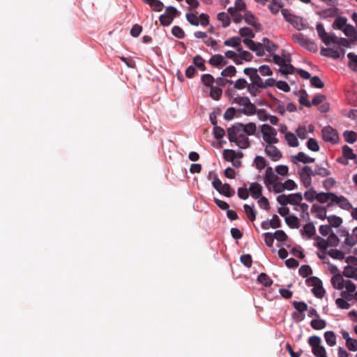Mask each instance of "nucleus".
I'll return each mask as SVG.
<instances>
[{
    "mask_svg": "<svg viewBox=\"0 0 357 357\" xmlns=\"http://www.w3.org/2000/svg\"><path fill=\"white\" fill-rule=\"evenodd\" d=\"M241 123H236L227 129L228 139L230 142H234L240 149H247L250 146L248 135L243 132Z\"/></svg>",
    "mask_w": 357,
    "mask_h": 357,
    "instance_id": "1",
    "label": "nucleus"
},
{
    "mask_svg": "<svg viewBox=\"0 0 357 357\" xmlns=\"http://www.w3.org/2000/svg\"><path fill=\"white\" fill-rule=\"evenodd\" d=\"M318 202L320 203L330 202L336 204L342 209L349 210L352 206L348 199L344 196H337L333 192H321L317 196Z\"/></svg>",
    "mask_w": 357,
    "mask_h": 357,
    "instance_id": "2",
    "label": "nucleus"
},
{
    "mask_svg": "<svg viewBox=\"0 0 357 357\" xmlns=\"http://www.w3.org/2000/svg\"><path fill=\"white\" fill-rule=\"evenodd\" d=\"M289 204L295 206L294 209L300 212V217L303 221H308L310 215L308 213L309 206L305 203H301L303 195L301 192L289 195Z\"/></svg>",
    "mask_w": 357,
    "mask_h": 357,
    "instance_id": "3",
    "label": "nucleus"
},
{
    "mask_svg": "<svg viewBox=\"0 0 357 357\" xmlns=\"http://www.w3.org/2000/svg\"><path fill=\"white\" fill-rule=\"evenodd\" d=\"M292 40L294 43H298L302 47L306 49L311 52H317L318 47L317 44L312 40L307 38L303 33H296L292 35Z\"/></svg>",
    "mask_w": 357,
    "mask_h": 357,
    "instance_id": "4",
    "label": "nucleus"
},
{
    "mask_svg": "<svg viewBox=\"0 0 357 357\" xmlns=\"http://www.w3.org/2000/svg\"><path fill=\"white\" fill-rule=\"evenodd\" d=\"M311 213L314 217L320 219L321 220H324L326 218H327L328 223L337 224L342 223V219L339 217L333 215L326 217V208L317 204H314L312 206Z\"/></svg>",
    "mask_w": 357,
    "mask_h": 357,
    "instance_id": "5",
    "label": "nucleus"
},
{
    "mask_svg": "<svg viewBox=\"0 0 357 357\" xmlns=\"http://www.w3.org/2000/svg\"><path fill=\"white\" fill-rule=\"evenodd\" d=\"M308 344L311 347L312 353L315 357H328L326 349L321 345V339L317 335L310 336Z\"/></svg>",
    "mask_w": 357,
    "mask_h": 357,
    "instance_id": "6",
    "label": "nucleus"
},
{
    "mask_svg": "<svg viewBox=\"0 0 357 357\" xmlns=\"http://www.w3.org/2000/svg\"><path fill=\"white\" fill-rule=\"evenodd\" d=\"M261 132L266 144H278L279 142V139L276 137L277 130L268 124H263L261 126Z\"/></svg>",
    "mask_w": 357,
    "mask_h": 357,
    "instance_id": "7",
    "label": "nucleus"
},
{
    "mask_svg": "<svg viewBox=\"0 0 357 357\" xmlns=\"http://www.w3.org/2000/svg\"><path fill=\"white\" fill-rule=\"evenodd\" d=\"M234 101L241 106H243L244 109L242 112L246 115H252L256 113V106L252 103L250 99L245 96L236 97Z\"/></svg>",
    "mask_w": 357,
    "mask_h": 357,
    "instance_id": "8",
    "label": "nucleus"
},
{
    "mask_svg": "<svg viewBox=\"0 0 357 357\" xmlns=\"http://www.w3.org/2000/svg\"><path fill=\"white\" fill-rule=\"evenodd\" d=\"M178 15V11L174 7H167L165 13L159 17L160 22L163 26H169L172 22L174 18Z\"/></svg>",
    "mask_w": 357,
    "mask_h": 357,
    "instance_id": "9",
    "label": "nucleus"
},
{
    "mask_svg": "<svg viewBox=\"0 0 357 357\" xmlns=\"http://www.w3.org/2000/svg\"><path fill=\"white\" fill-rule=\"evenodd\" d=\"M316 29L319 38L326 45H329L332 43L337 42V37L335 36V35L328 34L325 31V29L322 24H318L316 26Z\"/></svg>",
    "mask_w": 357,
    "mask_h": 357,
    "instance_id": "10",
    "label": "nucleus"
},
{
    "mask_svg": "<svg viewBox=\"0 0 357 357\" xmlns=\"http://www.w3.org/2000/svg\"><path fill=\"white\" fill-rule=\"evenodd\" d=\"M282 13L284 19L291 24L297 30L300 31L305 29V26L301 17L291 15L286 10H282Z\"/></svg>",
    "mask_w": 357,
    "mask_h": 357,
    "instance_id": "11",
    "label": "nucleus"
},
{
    "mask_svg": "<svg viewBox=\"0 0 357 357\" xmlns=\"http://www.w3.org/2000/svg\"><path fill=\"white\" fill-rule=\"evenodd\" d=\"M243 73L250 77L251 84L263 88V80L258 75V70L257 68H245L243 70Z\"/></svg>",
    "mask_w": 357,
    "mask_h": 357,
    "instance_id": "12",
    "label": "nucleus"
},
{
    "mask_svg": "<svg viewBox=\"0 0 357 357\" xmlns=\"http://www.w3.org/2000/svg\"><path fill=\"white\" fill-rule=\"evenodd\" d=\"M301 181L305 188L310 186L312 183V169L309 166H305L299 172Z\"/></svg>",
    "mask_w": 357,
    "mask_h": 357,
    "instance_id": "13",
    "label": "nucleus"
},
{
    "mask_svg": "<svg viewBox=\"0 0 357 357\" xmlns=\"http://www.w3.org/2000/svg\"><path fill=\"white\" fill-rule=\"evenodd\" d=\"M275 144H266L264 149L265 153L273 161H278L282 157V152L274 145Z\"/></svg>",
    "mask_w": 357,
    "mask_h": 357,
    "instance_id": "14",
    "label": "nucleus"
},
{
    "mask_svg": "<svg viewBox=\"0 0 357 357\" xmlns=\"http://www.w3.org/2000/svg\"><path fill=\"white\" fill-rule=\"evenodd\" d=\"M322 137L324 141L333 144L338 140L337 131L331 126H326L322 129Z\"/></svg>",
    "mask_w": 357,
    "mask_h": 357,
    "instance_id": "15",
    "label": "nucleus"
},
{
    "mask_svg": "<svg viewBox=\"0 0 357 357\" xmlns=\"http://www.w3.org/2000/svg\"><path fill=\"white\" fill-rule=\"evenodd\" d=\"M280 215L284 217L286 223H299L298 218L289 213V209L287 206H282L278 209Z\"/></svg>",
    "mask_w": 357,
    "mask_h": 357,
    "instance_id": "16",
    "label": "nucleus"
},
{
    "mask_svg": "<svg viewBox=\"0 0 357 357\" xmlns=\"http://www.w3.org/2000/svg\"><path fill=\"white\" fill-rule=\"evenodd\" d=\"M342 52V55L344 54L345 51L344 49H338V48H326L322 47L321 50V54L324 56L333 58V59H338L340 57V52Z\"/></svg>",
    "mask_w": 357,
    "mask_h": 357,
    "instance_id": "17",
    "label": "nucleus"
},
{
    "mask_svg": "<svg viewBox=\"0 0 357 357\" xmlns=\"http://www.w3.org/2000/svg\"><path fill=\"white\" fill-rule=\"evenodd\" d=\"M343 275L357 280V259L351 265H348L344 268Z\"/></svg>",
    "mask_w": 357,
    "mask_h": 357,
    "instance_id": "18",
    "label": "nucleus"
},
{
    "mask_svg": "<svg viewBox=\"0 0 357 357\" xmlns=\"http://www.w3.org/2000/svg\"><path fill=\"white\" fill-rule=\"evenodd\" d=\"M208 63L214 67H222L227 64V61L221 54H215L211 57Z\"/></svg>",
    "mask_w": 357,
    "mask_h": 357,
    "instance_id": "19",
    "label": "nucleus"
},
{
    "mask_svg": "<svg viewBox=\"0 0 357 357\" xmlns=\"http://www.w3.org/2000/svg\"><path fill=\"white\" fill-rule=\"evenodd\" d=\"M278 179L277 175L273 172L271 167H267L265 172L264 183L266 185L273 184Z\"/></svg>",
    "mask_w": 357,
    "mask_h": 357,
    "instance_id": "20",
    "label": "nucleus"
},
{
    "mask_svg": "<svg viewBox=\"0 0 357 357\" xmlns=\"http://www.w3.org/2000/svg\"><path fill=\"white\" fill-rule=\"evenodd\" d=\"M295 160H298L299 162L306 164V163L314 162L315 159L314 158L307 156L303 152H299L296 155H294L291 157V161L294 163H296Z\"/></svg>",
    "mask_w": 357,
    "mask_h": 357,
    "instance_id": "21",
    "label": "nucleus"
},
{
    "mask_svg": "<svg viewBox=\"0 0 357 357\" xmlns=\"http://www.w3.org/2000/svg\"><path fill=\"white\" fill-rule=\"evenodd\" d=\"M249 191L254 199H259L261 195L262 186L258 183H252Z\"/></svg>",
    "mask_w": 357,
    "mask_h": 357,
    "instance_id": "22",
    "label": "nucleus"
},
{
    "mask_svg": "<svg viewBox=\"0 0 357 357\" xmlns=\"http://www.w3.org/2000/svg\"><path fill=\"white\" fill-rule=\"evenodd\" d=\"M344 280L340 274H335L331 278V283L336 289L341 290L344 288Z\"/></svg>",
    "mask_w": 357,
    "mask_h": 357,
    "instance_id": "23",
    "label": "nucleus"
},
{
    "mask_svg": "<svg viewBox=\"0 0 357 357\" xmlns=\"http://www.w3.org/2000/svg\"><path fill=\"white\" fill-rule=\"evenodd\" d=\"M244 20L250 25L253 26L255 28H259L260 24L257 22V18L250 11H245L244 13Z\"/></svg>",
    "mask_w": 357,
    "mask_h": 357,
    "instance_id": "24",
    "label": "nucleus"
},
{
    "mask_svg": "<svg viewBox=\"0 0 357 357\" xmlns=\"http://www.w3.org/2000/svg\"><path fill=\"white\" fill-rule=\"evenodd\" d=\"M332 8L325 9L320 13V17L321 18L334 17L338 15L339 10L335 6H331Z\"/></svg>",
    "mask_w": 357,
    "mask_h": 357,
    "instance_id": "25",
    "label": "nucleus"
},
{
    "mask_svg": "<svg viewBox=\"0 0 357 357\" xmlns=\"http://www.w3.org/2000/svg\"><path fill=\"white\" fill-rule=\"evenodd\" d=\"M241 130L245 132L247 135H255L257 130L256 124L253 122H250L247 124H243L241 123Z\"/></svg>",
    "mask_w": 357,
    "mask_h": 357,
    "instance_id": "26",
    "label": "nucleus"
},
{
    "mask_svg": "<svg viewBox=\"0 0 357 357\" xmlns=\"http://www.w3.org/2000/svg\"><path fill=\"white\" fill-rule=\"evenodd\" d=\"M273 61L275 64L281 66L282 65H284V63H290L291 56L289 54H283L281 56L279 55L274 54L273 56Z\"/></svg>",
    "mask_w": 357,
    "mask_h": 357,
    "instance_id": "27",
    "label": "nucleus"
},
{
    "mask_svg": "<svg viewBox=\"0 0 357 357\" xmlns=\"http://www.w3.org/2000/svg\"><path fill=\"white\" fill-rule=\"evenodd\" d=\"M347 19L345 17L337 16L332 26L335 29L341 30L347 24Z\"/></svg>",
    "mask_w": 357,
    "mask_h": 357,
    "instance_id": "28",
    "label": "nucleus"
},
{
    "mask_svg": "<svg viewBox=\"0 0 357 357\" xmlns=\"http://www.w3.org/2000/svg\"><path fill=\"white\" fill-rule=\"evenodd\" d=\"M284 139L289 146L297 147L299 144L296 135L291 132L286 133Z\"/></svg>",
    "mask_w": 357,
    "mask_h": 357,
    "instance_id": "29",
    "label": "nucleus"
},
{
    "mask_svg": "<svg viewBox=\"0 0 357 357\" xmlns=\"http://www.w3.org/2000/svg\"><path fill=\"white\" fill-rule=\"evenodd\" d=\"M257 281L266 287H271L273 284L271 278L264 273H261L258 275Z\"/></svg>",
    "mask_w": 357,
    "mask_h": 357,
    "instance_id": "30",
    "label": "nucleus"
},
{
    "mask_svg": "<svg viewBox=\"0 0 357 357\" xmlns=\"http://www.w3.org/2000/svg\"><path fill=\"white\" fill-rule=\"evenodd\" d=\"M261 43L263 44L264 49L270 53L275 52L278 48V46L267 38H264Z\"/></svg>",
    "mask_w": 357,
    "mask_h": 357,
    "instance_id": "31",
    "label": "nucleus"
},
{
    "mask_svg": "<svg viewBox=\"0 0 357 357\" xmlns=\"http://www.w3.org/2000/svg\"><path fill=\"white\" fill-rule=\"evenodd\" d=\"M324 338L328 346L333 347L336 344V335L333 331L325 332Z\"/></svg>",
    "mask_w": 357,
    "mask_h": 357,
    "instance_id": "32",
    "label": "nucleus"
},
{
    "mask_svg": "<svg viewBox=\"0 0 357 357\" xmlns=\"http://www.w3.org/2000/svg\"><path fill=\"white\" fill-rule=\"evenodd\" d=\"M342 154L346 159L355 160V163L357 164L356 155L354 153L353 150L347 145H344L342 147Z\"/></svg>",
    "mask_w": 357,
    "mask_h": 357,
    "instance_id": "33",
    "label": "nucleus"
},
{
    "mask_svg": "<svg viewBox=\"0 0 357 357\" xmlns=\"http://www.w3.org/2000/svg\"><path fill=\"white\" fill-rule=\"evenodd\" d=\"M243 208L245 213L246 214L248 220L250 222H253L256 218V211L255 210L254 207L248 204H245Z\"/></svg>",
    "mask_w": 357,
    "mask_h": 357,
    "instance_id": "34",
    "label": "nucleus"
},
{
    "mask_svg": "<svg viewBox=\"0 0 357 357\" xmlns=\"http://www.w3.org/2000/svg\"><path fill=\"white\" fill-rule=\"evenodd\" d=\"M218 192L228 197H231L235 194L234 190H233L228 183L223 184Z\"/></svg>",
    "mask_w": 357,
    "mask_h": 357,
    "instance_id": "35",
    "label": "nucleus"
},
{
    "mask_svg": "<svg viewBox=\"0 0 357 357\" xmlns=\"http://www.w3.org/2000/svg\"><path fill=\"white\" fill-rule=\"evenodd\" d=\"M312 173L313 176L318 175L322 177H325L331 174V172L328 169L318 165H317L315 169L312 170Z\"/></svg>",
    "mask_w": 357,
    "mask_h": 357,
    "instance_id": "36",
    "label": "nucleus"
},
{
    "mask_svg": "<svg viewBox=\"0 0 357 357\" xmlns=\"http://www.w3.org/2000/svg\"><path fill=\"white\" fill-rule=\"evenodd\" d=\"M217 18L219 21L222 22V25L223 27H227L229 26L231 23V20L227 13L225 12H221L218 14Z\"/></svg>",
    "mask_w": 357,
    "mask_h": 357,
    "instance_id": "37",
    "label": "nucleus"
},
{
    "mask_svg": "<svg viewBox=\"0 0 357 357\" xmlns=\"http://www.w3.org/2000/svg\"><path fill=\"white\" fill-rule=\"evenodd\" d=\"M310 325L315 330H321L326 327V323L324 319H315L311 321Z\"/></svg>",
    "mask_w": 357,
    "mask_h": 357,
    "instance_id": "38",
    "label": "nucleus"
},
{
    "mask_svg": "<svg viewBox=\"0 0 357 357\" xmlns=\"http://www.w3.org/2000/svg\"><path fill=\"white\" fill-rule=\"evenodd\" d=\"M296 71V68L289 63H284L280 66V72L284 75L293 74Z\"/></svg>",
    "mask_w": 357,
    "mask_h": 357,
    "instance_id": "39",
    "label": "nucleus"
},
{
    "mask_svg": "<svg viewBox=\"0 0 357 357\" xmlns=\"http://www.w3.org/2000/svg\"><path fill=\"white\" fill-rule=\"evenodd\" d=\"M193 63L196 67H197L201 70L204 71L206 70L205 61L201 56H195L193 58Z\"/></svg>",
    "mask_w": 357,
    "mask_h": 357,
    "instance_id": "40",
    "label": "nucleus"
},
{
    "mask_svg": "<svg viewBox=\"0 0 357 357\" xmlns=\"http://www.w3.org/2000/svg\"><path fill=\"white\" fill-rule=\"evenodd\" d=\"M319 194V193H317L313 188H311L304 193V197L306 200L310 202H313L314 199L318 201L317 196Z\"/></svg>",
    "mask_w": 357,
    "mask_h": 357,
    "instance_id": "41",
    "label": "nucleus"
},
{
    "mask_svg": "<svg viewBox=\"0 0 357 357\" xmlns=\"http://www.w3.org/2000/svg\"><path fill=\"white\" fill-rule=\"evenodd\" d=\"M222 94V90L220 88L213 86L211 87L210 96L213 99L215 100H219Z\"/></svg>",
    "mask_w": 357,
    "mask_h": 357,
    "instance_id": "42",
    "label": "nucleus"
},
{
    "mask_svg": "<svg viewBox=\"0 0 357 357\" xmlns=\"http://www.w3.org/2000/svg\"><path fill=\"white\" fill-rule=\"evenodd\" d=\"M237 157V154L234 150L225 149L223 151V158L225 160L231 162Z\"/></svg>",
    "mask_w": 357,
    "mask_h": 357,
    "instance_id": "43",
    "label": "nucleus"
},
{
    "mask_svg": "<svg viewBox=\"0 0 357 357\" xmlns=\"http://www.w3.org/2000/svg\"><path fill=\"white\" fill-rule=\"evenodd\" d=\"M201 79L203 84L208 87L213 86V84L215 82L213 77L210 74H204Z\"/></svg>",
    "mask_w": 357,
    "mask_h": 357,
    "instance_id": "44",
    "label": "nucleus"
},
{
    "mask_svg": "<svg viewBox=\"0 0 357 357\" xmlns=\"http://www.w3.org/2000/svg\"><path fill=\"white\" fill-rule=\"evenodd\" d=\"M314 225H304L303 229V234L306 235L307 237L311 238L315 234Z\"/></svg>",
    "mask_w": 357,
    "mask_h": 357,
    "instance_id": "45",
    "label": "nucleus"
},
{
    "mask_svg": "<svg viewBox=\"0 0 357 357\" xmlns=\"http://www.w3.org/2000/svg\"><path fill=\"white\" fill-rule=\"evenodd\" d=\"M254 161H255L256 167L259 170H261V169H264L267 165L266 159L264 157L260 156V155L256 156Z\"/></svg>",
    "mask_w": 357,
    "mask_h": 357,
    "instance_id": "46",
    "label": "nucleus"
},
{
    "mask_svg": "<svg viewBox=\"0 0 357 357\" xmlns=\"http://www.w3.org/2000/svg\"><path fill=\"white\" fill-rule=\"evenodd\" d=\"M342 31L348 37H356V32L355 28L351 24H347L342 29Z\"/></svg>",
    "mask_w": 357,
    "mask_h": 357,
    "instance_id": "47",
    "label": "nucleus"
},
{
    "mask_svg": "<svg viewBox=\"0 0 357 357\" xmlns=\"http://www.w3.org/2000/svg\"><path fill=\"white\" fill-rule=\"evenodd\" d=\"M241 42V40L240 37H232L225 40L224 44L226 46L236 47L240 45Z\"/></svg>",
    "mask_w": 357,
    "mask_h": 357,
    "instance_id": "48",
    "label": "nucleus"
},
{
    "mask_svg": "<svg viewBox=\"0 0 357 357\" xmlns=\"http://www.w3.org/2000/svg\"><path fill=\"white\" fill-rule=\"evenodd\" d=\"M298 273L303 278H306L312 273V270L310 266L303 265L300 267Z\"/></svg>",
    "mask_w": 357,
    "mask_h": 357,
    "instance_id": "49",
    "label": "nucleus"
},
{
    "mask_svg": "<svg viewBox=\"0 0 357 357\" xmlns=\"http://www.w3.org/2000/svg\"><path fill=\"white\" fill-rule=\"evenodd\" d=\"M328 255L333 259L342 260L344 258V254L337 249H331L328 252Z\"/></svg>",
    "mask_w": 357,
    "mask_h": 357,
    "instance_id": "50",
    "label": "nucleus"
},
{
    "mask_svg": "<svg viewBox=\"0 0 357 357\" xmlns=\"http://www.w3.org/2000/svg\"><path fill=\"white\" fill-rule=\"evenodd\" d=\"M236 68L233 66H229L222 71L221 75L225 77H234L236 75Z\"/></svg>",
    "mask_w": 357,
    "mask_h": 357,
    "instance_id": "51",
    "label": "nucleus"
},
{
    "mask_svg": "<svg viewBox=\"0 0 357 357\" xmlns=\"http://www.w3.org/2000/svg\"><path fill=\"white\" fill-rule=\"evenodd\" d=\"M344 137L347 142L353 144L356 140V134L354 131H345L344 132Z\"/></svg>",
    "mask_w": 357,
    "mask_h": 357,
    "instance_id": "52",
    "label": "nucleus"
},
{
    "mask_svg": "<svg viewBox=\"0 0 357 357\" xmlns=\"http://www.w3.org/2000/svg\"><path fill=\"white\" fill-rule=\"evenodd\" d=\"M316 245L322 250H325L328 247L329 244L328 239L326 240L321 237L317 236L316 238Z\"/></svg>",
    "mask_w": 357,
    "mask_h": 357,
    "instance_id": "53",
    "label": "nucleus"
},
{
    "mask_svg": "<svg viewBox=\"0 0 357 357\" xmlns=\"http://www.w3.org/2000/svg\"><path fill=\"white\" fill-rule=\"evenodd\" d=\"M310 84L312 86L318 89H322L324 86V82L318 76H314L310 78Z\"/></svg>",
    "mask_w": 357,
    "mask_h": 357,
    "instance_id": "54",
    "label": "nucleus"
},
{
    "mask_svg": "<svg viewBox=\"0 0 357 357\" xmlns=\"http://www.w3.org/2000/svg\"><path fill=\"white\" fill-rule=\"evenodd\" d=\"M307 148L314 152H317L319 150V146L317 142V140L314 138H310L307 142Z\"/></svg>",
    "mask_w": 357,
    "mask_h": 357,
    "instance_id": "55",
    "label": "nucleus"
},
{
    "mask_svg": "<svg viewBox=\"0 0 357 357\" xmlns=\"http://www.w3.org/2000/svg\"><path fill=\"white\" fill-rule=\"evenodd\" d=\"M306 283L308 286L315 288L322 284L321 281L317 277H310L306 280Z\"/></svg>",
    "mask_w": 357,
    "mask_h": 357,
    "instance_id": "56",
    "label": "nucleus"
},
{
    "mask_svg": "<svg viewBox=\"0 0 357 357\" xmlns=\"http://www.w3.org/2000/svg\"><path fill=\"white\" fill-rule=\"evenodd\" d=\"M172 33L179 39L183 38L185 36L183 30L178 26H174L172 27Z\"/></svg>",
    "mask_w": 357,
    "mask_h": 357,
    "instance_id": "57",
    "label": "nucleus"
},
{
    "mask_svg": "<svg viewBox=\"0 0 357 357\" xmlns=\"http://www.w3.org/2000/svg\"><path fill=\"white\" fill-rule=\"evenodd\" d=\"M293 305L300 312H303L307 310V305L303 301H294Z\"/></svg>",
    "mask_w": 357,
    "mask_h": 357,
    "instance_id": "58",
    "label": "nucleus"
},
{
    "mask_svg": "<svg viewBox=\"0 0 357 357\" xmlns=\"http://www.w3.org/2000/svg\"><path fill=\"white\" fill-rule=\"evenodd\" d=\"M280 8L282 5L278 0H272L269 5V9L273 14L278 13Z\"/></svg>",
    "mask_w": 357,
    "mask_h": 357,
    "instance_id": "59",
    "label": "nucleus"
},
{
    "mask_svg": "<svg viewBox=\"0 0 357 357\" xmlns=\"http://www.w3.org/2000/svg\"><path fill=\"white\" fill-rule=\"evenodd\" d=\"M239 33L242 37H249L250 38H253L255 37V33L252 29L248 27L241 28L239 31Z\"/></svg>",
    "mask_w": 357,
    "mask_h": 357,
    "instance_id": "60",
    "label": "nucleus"
},
{
    "mask_svg": "<svg viewBox=\"0 0 357 357\" xmlns=\"http://www.w3.org/2000/svg\"><path fill=\"white\" fill-rule=\"evenodd\" d=\"M335 304L340 309H349L350 307V304L348 303V301L339 298L336 299Z\"/></svg>",
    "mask_w": 357,
    "mask_h": 357,
    "instance_id": "61",
    "label": "nucleus"
},
{
    "mask_svg": "<svg viewBox=\"0 0 357 357\" xmlns=\"http://www.w3.org/2000/svg\"><path fill=\"white\" fill-rule=\"evenodd\" d=\"M248 84H249L245 79L241 78L236 81L234 88L238 90L243 89L245 88L248 89Z\"/></svg>",
    "mask_w": 357,
    "mask_h": 357,
    "instance_id": "62",
    "label": "nucleus"
},
{
    "mask_svg": "<svg viewBox=\"0 0 357 357\" xmlns=\"http://www.w3.org/2000/svg\"><path fill=\"white\" fill-rule=\"evenodd\" d=\"M259 119L262 121H268L270 114L266 112V111L264 109H260L257 110L256 113Z\"/></svg>",
    "mask_w": 357,
    "mask_h": 357,
    "instance_id": "63",
    "label": "nucleus"
},
{
    "mask_svg": "<svg viewBox=\"0 0 357 357\" xmlns=\"http://www.w3.org/2000/svg\"><path fill=\"white\" fill-rule=\"evenodd\" d=\"M213 135L216 139H220L225 136V131L222 128L216 126L213 128Z\"/></svg>",
    "mask_w": 357,
    "mask_h": 357,
    "instance_id": "64",
    "label": "nucleus"
}]
</instances>
